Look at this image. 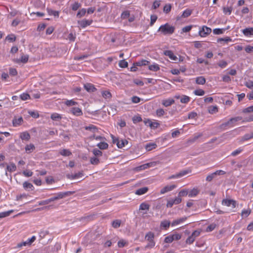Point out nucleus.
I'll return each instance as SVG.
<instances>
[{
	"label": "nucleus",
	"mask_w": 253,
	"mask_h": 253,
	"mask_svg": "<svg viewBox=\"0 0 253 253\" xmlns=\"http://www.w3.org/2000/svg\"><path fill=\"white\" fill-rule=\"evenodd\" d=\"M253 138V132L249 134H246L243 137V140H247Z\"/></svg>",
	"instance_id": "nucleus-51"
},
{
	"label": "nucleus",
	"mask_w": 253,
	"mask_h": 253,
	"mask_svg": "<svg viewBox=\"0 0 253 253\" xmlns=\"http://www.w3.org/2000/svg\"><path fill=\"white\" fill-rule=\"evenodd\" d=\"M13 212V210L0 213V218L8 216L11 213Z\"/></svg>",
	"instance_id": "nucleus-41"
},
{
	"label": "nucleus",
	"mask_w": 253,
	"mask_h": 253,
	"mask_svg": "<svg viewBox=\"0 0 253 253\" xmlns=\"http://www.w3.org/2000/svg\"><path fill=\"white\" fill-rule=\"evenodd\" d=\"M236 202L232 199H223L222 201V205L227 207H231L234 208L236 207Z\"/></svg>",
	"instance_id": "nucleus-6"
},
{
	"label": "nucleus",
	"mask_w": 253,
	"mask_h": 253,
	"mask_svg": "<svg viewBox=\"0 0 253 253\" xmlns=\"http://www.w3.org/2000/svg\"><path fill=\"white\" fill-rule=\"evenodd\" d=\"M101 94L102 96L105 99H110L112 97L111 93L108 90L102 91Z\"/></svg>",
	"instance_id": "nucleus-27"
},
{
	"label": "nucleus",
	"mask_w": 253,
	"mask_h": 253,
	"mask_svg": "<svg viewBox=\"0 0 253 253\" xmlns=\"http://www.w3.org/2000/svg\"><path fill=\"white\" fill-rule=\"evenodd\" d=\"M195 94L199 96L204 95L205 94V91L202 89H197L194 91Z\"/></svg>",
	"instance_id": "nucleus-53"
},
{
	"label": "nucleus",
	"mask_w": 253,
	"mask_h": 253,
	"mask_svg": "<svg viewBox=\"0 0 253 253\" xmlns=\"http://www.w3.org/2000/svg\"><path fill=\"white\" fill-rule=\"evenodd\" d=\"M121 221L120 220H115L112 222V225L114 228H117L120 227Z\"/></svg>",
	"instance_id": "nucleus-42"
},
{
	"label": "nucleus",
	"mask_w": 253,
	"mask_h": 253,
	"mask_svg": "<svg viewBox=\"0 0 253 253\" xmlns=\"http://www.w3.org/2000/svg\"><path fill=\"white\" fill-rule=\"evenodd\" d=\"M243 112L245 113L253 112V105L244 109Z\"/></svg>",
	"instance_id": "nucleus-58"
},
{
	"label": "nucleus",
	"mask_w": 253,
	"mask_h": 253,
	"mask_svg": "<svg viewBox=\"0 0 253 253\" xmlns=\"http://www.w3.org/2000/svg\"><path fill=\"white\" fill-rule=\"evenodd\" d=\"M28 59H29V56L28 55H23L22 56H21V59H14L13 60L14 62L16 63H20V62H22V63H25L26 62H27L28 60Z\"/></svg>",
	"instance_id": "nucleus-9"
},
{
	"label": "nucleus",
	"mask_w": 253,
	"mask_h": 253,
	"mask_svg": "<svg viewBox=\"0 0 253 253\" xmlns=\"http://www.w3.org/2000/svg\"><path fill=\"white\" fill-rule=\"evenodd\" d=\"M90 162L92 165H96L99 163V160L96 157H91L90 159Z\"/></svg>",
	"instance_id": "nucleus-45"
},
{
	"label": "nucleus",
	"mask_w": 253,
	"mask_h": 253,
	"mask_svg": "<svg viewBox=\"0 0 253 253\" xmlns=\"http://www.w3.org/2000/svg\"><path fill=\"white\" fill-rule=\"evenodd\" d=\"M59 153L60 155L64 156H69L72 154L70 151L68 149H63L60 151Z\"/></svg>",
	"instance_id": "nucleus-30"
},
{
	"label": "nucleus",
	"mask_w": 253,
	"mask_h": 253,
	"mask_svg": "<svg viewBox=\"0 0 253 253\" xmlns=\"http://www.w3.org/2000/svg\"><path fill=\"white\" fill-rule=\"evenodd\" d=\"M243 33L246 36L253 35V28H248L243 30Z\"/></svg>",
	"instance_id": "nucleus-15"
},
{
	"label": "nucleus",
	"mask_w": 253,
	"mask_h": 253,
	"mask_svg": "<svg viewBox=\"0 0 253 253\" xmlns=\"http://www.w3.org/2000/svg\"><path fill=\"white\" fill-rule=\"evenodd\" d=\"M165 114V111L163 109H159L156 111V114L159 117L163 116Z\"/></svg>",
	"instance_id": "nucleus-57"
},
{
	"label": "nucleus",
	"mask_w": 253,
	"mask_h": 253,
	"mask_svg": "<svg viewBox=\"0 0 253 253\" xmlns=\"http://www.w3.org/2000/svg\"><path fill=\"white\" fill-rule=\"evenodd\" d=\"M174 103V100L171 98H169L166 100H163L162 102V104L165 107L169 106L173 104Z\"/></svg>",
	"instance_id": "nucleus-14"
},
{
	"label": "nucleus",
	"mask_w": 253,
	"mask_h": 253,
	"mask_svg": "<svg viewBox=\"0 0 253 253\" xmlns=\"http://www.w3.org/2000/svg\"><path fill=\"white\" fill-rule=\"evenodd\" d=\"M150 208V205L145 203H142L140 204L139 207V210H146L148 211Z\"/></svg>",
	"instance_id": "nucleus-31"
},
{
	"label": "nucleus",
	"mask_w": 253,
	"mask_h": 253,
	"mask_svg": "<svg viewBox=\"0 0 253 253\" xmlns=\"http://www.w3.org/2000/svg\"><path fill=\"white\" fill-rule=\"evenodd\" d=\"M149 70L153 71H157L160 69L159 65L158 64H154L152 65H150L149 66Z\"/></svg>",
	"instance_id": "nucleus-43"
},
{
	"label": "nucleus",
	"mask_w": 253,
	"mask_h": 253,
	"mask_svg": "<svg viewBox=\"0 0 253 253\" xmlns=\"http://www.w3.org/2000/svg\"><path fill=\"white\" fill-rule=\"evenodd\" d=\"M149 122V126L151 128H157L159 126V124L157 122H152L151 121H148Z\"/></svg>",
	"instance_id": "nucleus-46"
},
{
	"label": "nucleus",
	"mask_w": 253,
	"mask_h": 253,
	"mask_svg": "<svg viewBox=\"0 0 253 253\" xmlns=\"http://www.w3.org/2000/svg\"><path fill=\"white\" fill-rule=\"evenodd\" d=\"M149 63V62L145 60H142L141 61H138L137 62H135L134 63V65H136L137 66H145L148 65Z\"/></svg>",
	"instance_id": "nucleus-28"
},
{
	"label": "nucleus",
	"mask_w": 253,
	"mask_h": 253,
	"mask_svg": "<svg viewBox=\"0 0 253 253\" xmlns=\"http://www.w3.org/2000/svg\"><path fill=\"white\" fill-rule=\"evenodd\" d=\"M92 22V20H83L82 21H78V23L82 28H85L87 26L90 25Z\"/></svg>",
	"instance_id": "nucleus-13"
},
{
	"label": "nucleus",
	"mask_w": 253,
	"mask_h": 253,
	"mask_svg": "<svg viewBox=\"0 0 253 253\" xmlns=\"http://www.w3.org/2000/svg\"><path fill=\"white\" fill-rule=\"evenodd\" d=\"M154 237V234L151 232L148 233L145 236V239L148 241H153Z\"/></svg>",
	"instance_id": "nucleus-36"
},
{
	"label": "nucleus",
	"mask_w": 253,
	"mask_h": 253,
	"mask_svg": "<svg viewBox=\"0 0 253 253\" xmlns=\"http://www.w3.org/2000/svg\"><path fill=\"white\" fill-rule=\"evenodd\" d=\"M75 193L74 191H67L65 192H60L57 193L55 196L52 197L49 199L50 202H53L55 200H57L60 199H62L64 197L70 196Z\"/></svg>",
	"instance_id": "nucleus-2"
},
{
	"label": "nucleus",
	"mask_w": 253,
	"mask_h": 253,
	"mask_svg": "<svg viewBox=\"0 0 253 253\" xmlns=\"http://www.w3.org/2000/svg\"><path fill=\"white\" fill-rule=\"evenodd\" d=\"M195 240V238L192 235H191L187 239L186 242L187 244H191L194 242Z\"/></svg>",
	"instance_id": "nucleus-55"
},
{
	"label": "nucleus",
	"mask_w": 253,
	"mask_h": 253,
	"mask_svg": "<svg viewBox=\"0 0 253 253\" xmlns=\"http://www.w3.org/2000/svg\"><path fill=\"white\" fill-rule=\"evenodd\" d=\"M191 170L190 169H187L181 170L178 173L179 177L180 178V177H182V176H183L189 173H191Z\"/></svg>",
	"instance_id": "nucleus-32"
},
{
	"label": "nucleus",
	"mask_w": 253,
	"mask_h": 253,
	"mask_svg": "<svg viewBox=\"0 0 253 253\" xmlns=\"http://www.w3.org/2000/svg\"><path fill=\"white\" fill-rule=\"evenodd\" d=\"M92 152L94 156H95L96 157L100 156L102 154V152L97 149H93Z\"/></svg>",
	"instance_id": "nucleus-52"
},
{
	"label": "nucleus",
	"mask_w": 253,
	"mask_h": 253,
	"mask_svg": "<svg viewBox=\"0 0 253 253\" xmlns=\"http://www.w3.org/2000/svg\"><path fill=\"white\" fill-rule=\"evenodd\" d=\"M232 8L231 7H227L223 8V12L225 14H227L230 15L231 13Z\"/></svg>",
	"instance_id": "nucleus-56"
},
{
	"label": "nucleus",
	"mask_w": 253,
	"mask_h": 253,
	"mask_svg": "<svg viewBox=\"0 0 253 253\" xmlns=\"http://www.w3.org/2000/svg\"><path fill=\"white\" fill-rule=\"evenodd\" d=\"M164 54L169 56V58L172 60L176 61L177 59V57L173 54L171 50H166L164 52Z\"/></svg>",
	"instance_id": "nucleus-12"
},
{
	"label": "nucleus",
	"mask_w": 253,
	"mask_h": 253,
	"mask_svg": "<svg viewBox=\"0 0 253 253\" xmlns=\"http://www.w3.org/2000/svg\"><path fill=\"white\" fill-rule=\"evenodd\" d=\"M225 174V172L222 170H218L208 175L206 177V180L210 182L213 178H215L217 175H223Z\"/></svg>",
	"instance_id": "nucleus-3"
},
{
	"label": "nucleus",
	"mask_w": 253,
	"mask_h": 253,
	"mask_svg": "<svg viewBox=\"0 0 253 253\" xmlns=\"http://www.w3.org/2000/svg\"><path fill=\"white\" fill-rule=\"evenodd\" d=\"M97 146L100 149H106L108 147V144L106 142H100L97 144Z\"/></svg>",
	"instance_id": "nucleus-38"
},
{
	"label": "nucleus",
	"mask_w": 253,
	"mask_h": 253,
	"mask_svg": "<svg viewBox=\"0 0 253 253\" xmlns=\"http://www.w3.org/2000/svg\"><path fill=\"white\" fill-rule=\"evenodd\" d=\"M65 103L66 105L69 106H74L77 104V102L72 100H66Z\"/></svg>",
	"instance_id": "nucleus-59"
},
{
	"label": "nucleus",
	"mask_w": 253,
	"mask_h": 253,
	"mask_svg": "<svg viewBox=\"0 0 253 253\" xmlns=\"http://www.w3.org/2000/svg\"><path fill=\"white\" fill-rule=\"evenodd\" d=\"M35 149V146L33 144H30L29 145H27L25 147V150L27 153H31Z\"/></svg>",
	"instance_id": "nucleus-23"
},
{
	"label": "nucleus",
	"mask_w": 253,
	"mask_h": 253,
	"mask_svg": "<svg viewBox=\"0 0 253 253\" xmlns=\"http://www.w3.org/2000/svg\"><path fill=\"white\" fill-rule=\"evenodd\" d=\"M132 121L134 123H137L142 121V119L140 116H134L132 118Z\"/></svg>",
	"instance_id": "nucleus-62"
},
{
	"label": "nucleus",
	"mask_w": 253,
	"mask_h": 253,
	"mask_svg": "<svg viewBox=\"0 0 253 253\" xmlns=\"http://www.w3.org/2000/svg\"><path fill=\"white\" fill-rule=\"evenodd\" d=\"M36 240V237L33 236L31 238L28 239L26 241L18 243L17 248H21L22 246H30Z\"/></svg>",
	"instance_id": "nucleus-5"
},
{
	"label": "nucleus",
	"mask_w": 253,
	"mask_h": 253,
	"mask_svg": "<svg viewBox=\"0 0 253 253\" xmlns=\"http://www.w3.org/2000/svg\"><path fill=\"white\" fill-rule=\"evenodd\" d=\"M211 32V29L207 26H203L202 30L199 31V35L202 37H206L210 34Z\"/></svg>",
	"instance_id": "nucleus-7"
},
{
	"label": "nucleus",
	"mask_w": 253,
	"mask_h": 253,
	"mask_svg": "<svg viewBox=\"0 0 253 253\" xmlns=\"http://www.w3.org/2000/svg\"><path fill=\"white\" fill-rule=\"evenodd\" d=\"M20 137L22 140L28 141L30 138V135L28 132H23L20 133Z\"/></svg>",
	"instance_id": "nucleus-16"
},
{
	"label": "nucleus",
	"mask_w": 253,
	"mask_h": 253,
	"mask_svg": "<svg viewBox=\"0 0 253 253\" xmlns=\"http://www.w3.org/2000/svg\"><path fill=\"white\" fill-rule=\"evenodd\" d=\"M130 13L129 11H125L121 14V18L123 19H126L129 17Z\"/></svg>",
	"instance_id": "nucleus-47"
},
{
	"label": "nucleus",
	"mask_w": 253,
	"mask_h": 253,
	"mask_svg": "<svg viewBox=\"0 0 253 253\" xmlns=\"http://www.w3.org/2000/svg\"><path fill=\"white\" fill-rule=\"evenodd\" d=\"M196 82L198 84H204L206 83V79L204 77H199L196 78Z\"/></svg>",
	"instance_id": "nucleus-26"
},
{
	"label": "nucleus",
	"mask_w": 253,
	"mask_h": 253,
	"mask_svg": "<svg viewBox=\"0 0 253 253\" xmlns=\"http://www.w3.org/2000/svg\"><path fill=\"white\" fill-rule=\"evenodd\" d=\"M217 111H218V108L216 106H211L209 108V112L211 114H213V113L217 112Z\"/></svg>",
	"instance_id": "nucleus-44"
},
{
	"label": "nucleus",
	"mask_w": 253,
	"mask_h": 253,
	"mask_svg": "<svg viewBox=\"0 0 253 253\" xmlns=\"http://www.w3.org/2000/svg\"><path fill=\"white\" fill-rule=\"evenodd\" d=\"M176 187V186L174 184L166 186L165 187H164L161 190L160 193L161 194H164L167 192H168L169 191L172 190Z\"/></svg>",
	"instance_id": "nucleus-8"
},
{
	"label": "nucleus",
	"mask_w": 253,
	"mask_h": 253,
	"mask_svg": "<svg viewBox=\"0 0 253 253\" xmlns=\"http://www.w3.org/2000/svg\"><path fill=\"white\" fill-rule=\"evenodd\" d=\"M30 98V96L28 93H23L20 95V98L23 100H26Z\"/></svg>",
	"instance_id": "nucleus-60"
},
{
	"label": "nucleus",
	"mask_w": 253,
	"mask_h": 253,
	"mask_svg": "<svg viewBox=\"0 0 253 253\" xmlns=\"http://www.w3.org/2000/svg\"><path fill=\"white\" fill-rule=\"evenodd\" d=\"M119 66L121 68H126L128 66V63L125 60H122L119 62Z\"/></svg>",
	"instance_id": "nucleus-48"
},
{
	"label": "nucleus",
	"mask_w": 253,
	"mask_h": 253,
	"mask_svg": "<svg viewBox=\"0 0 253 253\" xmlns=\"http://www.w3.org/2000/svg\"><path fill=\"white\" fill-rule=\"evenodd\" d=\"M157 163H158L157 162H152L150 163L145 164L144 165L145 169H147L150 167H155L157 165Z\"/></svg>",
	"instance_id": "nucleus-39"
},
{
	"label": "nucleus",
	"mask_w": 253,
	"mask_h": 253,
	"mask_svg": "<svg viewBox=\"0 0 253 253\" xmlns=\"http://www.w3.org/2000/svg\"><path fill=\"white\" fill-rule=\"evenodd\" d=\"M84 128L85 130H89L93 132H94L98 130L97 127L93 125H90L88 126H85L84 127Z\"/></svg>",
	"instance_id": "nucleus-20"
},
{
	"label": "nucleus",
	"mask_w": 253,
	"mask_h": 253,
	"mask_svg": "<svg viewBox=\"0 0 253 253\" xmlns=\"http://www.w3.org/2000/svg\"><path fill=\"white\" fill-rule=\"evenodd\" d=\"M6 39L10 42H14L16 40V37L14 35H10L6 37Z\"/></svg>",
	"instance_id": "nucleus-50"
},
{
	"label": "nucleus",
	"mask_w": 253,
	"mask_h": 253,
	"mask_svg": "<svg viewBox=\"0 0 253 253\" xmlns=\"http://www.w3.org/2000/svg\"><path fill=\"white\" fill-rule=\"evenodd\" d=\"M148 188L146 187H144L137 190L135 192L136 195H141L145 194L147 192Z\"/></svg>",
	"instance_id": "nucleus-19"
},
{
	"label": "nucleus",
	"mask_w": 253,
	"mask_h": 253,
	"mask_svg": "<svg viewBox=\"0 0 253 253\" xmlns=\"http://www.w3.org/2000/svg\"><path fill=\"white\" fill-rule=\"evenodd\" d=\"M242 119V118L241 117H237L235 118H231L228 122L223 123L220 125V128H225L226 126H229L230 124L240 121Z\"/></svg>",
	"instance_id": "nucleus-4"
},
{
	"label": "nucleus",
	"mask_w": 253,
	"mask_h": 253,
	"mask_svg": "<svg viewBox=\"0 0 253 253\" xmlns=\"http://www.w3.org/2000/svg\"><path fill=\"white\" fill-rule=\"evenodd\" d=\"M188 194V192L187 190H183L179 192V193L178 194V196L180 197H183V196H186Z\"/></svg>",
	"instance_id": "nucleus-61"
},
{
	"label": "nucleus",
	"mask_w": 253,
	"mask_h": 253,
	"mask_svg": "<svg viewBox=\"0 0 253 253\" xmlns=\"http://www.w3.org/2000/svg\"><path fill=\"white\" fill-rule=\"evenodd\" d=\"M251 211L250 209L244 210L241 212V215L243 217H247L251 213Z\"/></svg>",
	"instance_id": "nucleus-40"
},
{
	"label": "nucleus",
	"mask_w": 253,
	"mask_h": 253,
	"mask_svg": "<svg viewBox=\"0 0 253 253\" xmlns=\"http://www.w3.org/2000/svg\"><path fill=\"white\" fill-rule=\"evenodd\" d=\"M23 185V187L26 190H33V185L31 183H29L28 182H24Z\"/></svg>",
	"instance_id": "nucleus-29"
},
{
	"label": "nucleus",
	"mask_w": 253,
	"mask_h": 253,
	"mask_svg": "<svg viewBox=\"0 0 253 253\" xmlns=\"http://www.w3.org/2000/svg\"><path fill=\"white\" fill-rule=\"evenodd\" d=\"M186 219H187L186 217H183L175 219L172 221V222L171 223V225L175 226V225H178V224L183 222V221H184Z\"/></svg>",
	"instance_id": "nucleus-17"
},
{
	"label": "nucleus",
	"mask_w": 253,
	"mask_h": 253,
	"mask_svg": "<svg viewBox=\"0 0 253 253\" xmlns=\"http://www.w3.org/2000/svg\"><path fill=\"white\" fill-rule=\"evenodd\" d=\"M199 193V191L196 188H194L188 192V196L190 197H193L197 196Z\"/></svg>",
	"instance_id": "nucleus-22"
},
{
	"label": "nucleus",
	"mask_w": 253,
	"mask_h": 253,
	"mask_svg": "<svg viewBox=\"0 0 253 253\" xmlns=\"http://www.w3.org/2000/svg\"><path fill=\"white\" fill-rule=\"evenodd\" d=\"M51 118L53 121H59L61 119L62 117L57 113H53L51 115Z\"/></svg>",
	"instance_id": "nucleus-33"
},
{
	"label": "nucleus",
	"mask_w": 253,
	"mask_h": 253,
	"mask_svg": "<svg viewBox=\"0 0 253 253\" xmlns=\"http://www.w3.org/2000/svg\"><path fill=\"white\" fill-rule=\"evenodd\" d=\"M85 89L89 92H93L96 90L94 86L91 84H84Z\"/></svg>",
	"instance_id": "nucleus-10"
},
{
	"label": "nucleus",
	"mask_w": 253,
	"mask_h": 253,
	"mask_svg": "<svg viewBox=\"0 0 253 253\" xmlns=\"http://www.w3.org/2000/svg\"><path fill=\"white\" fill-rule=\"evenodd\" d=\"M157 146L156 144L154 143H148L145 145V149L147 151H151L155 149Z\"/></svg>",
	"instance_id": "nucleus-24"
},
{
	"label": "nucleus",
	"mask_w": 253,
	"mask_h": 253,
	"mask_svg": "<svg viewBox=\"0 0 253 253\" xmlns=\"http://www.w3.org/2000/svg\"><path fill=\"white\" fill-rule=\"evenodd\" d=\"M174 27L170 26L168 23H167L161 26L158 31L161 32L163 34L166 35L172 34L174 32Z\"/></svg>",
	"instance_id": "nucleus-1"
},
{
	"label": "nucleus",
	"mask_w": 253,
	"mask_h": 253,
	"mask_svg": "<svg viewBox=\"0 0 253 253\" xmlns=\"http://www.w3.org/2000/svg\"><path fill=\"white\" fill-rule=\"evenodd\" d=\"M245 85L249 88L252 89L253 88V82L249 81L245 83Z\"/></svg>",
	"instance_id": "nucleus-64"
},
{
	"label": "nucleus",
	"mask_w": 253,
	"mask_h": 253,
	"mask_svg": "<svg viewBox=\"0 0 253 253\" xmlns=\"http://www.w3.org/2000/svg\"><path fill=\"white\" fill-rule=\"evenodd\" d=\"M191 14V10L190 9H186L183 11L182 17L183 18L187 17Z\"/></svg>",
	"instance_id": "nucleus-49"
},
{
	"label": "nucleus",
	"mask_w": 253,
	"mask_h": 253,
	"mask_svg": "<svg viewBox=\"0 0 253 253\" xmlns=\"http://www.w3.org/2000/svg\"><path fill=\"white\" fill-rule=\"evenodd\" d=\"M23 121L22 117H19V118L17 119L15 118L12 121L13 125L14 126H19L21 123Z\"/></svg>",
	"instance_id": "nucleus-18"
},
{
	"label": "nucleus",
	"mask_w": 253,
	"mask_h": 253,
	"mask_svg": "<svg viewBox=\"0 0 253 253\" xmlns=\"http://www.w3.org/2000/svg\"><path fill=\"white\" fill-rule=\"evenodd\" d=\"M6 169L9 172L14 171L16 169V166L15 164L12 163L9 165L7 166Z\"/></svg>",
	"instance_id": "nucleus-25"
},
{
	"label": "nucleus",
	"mask_w": 253,
	"mask_h": 253,
	"mask_svg": "<svg viewBox=\"0 0 253 253\" xmlns=\"http://www.w3.org/2000/svg\"><path fill=\"white\" fill-rule=\"evenodd\" d=\"M218 65L220 67L223 68H225L227 65V63L225 61L221 60L218 63Z\"/></svg>",
	"instance_id": "nucleus-54"
},
{
	"label": "nucleus",
	"mask_w": 253,
	"mask_h": 253,
	"mask_svg": "<svg viewBox=\"0 0 253 253\" xmlns=\"http://www.w3.org/2000/svg\"><path fill=\"white\" fill-rule=\"evenodd\" d=\"M189 101L190 97L186 95L182 96L180 98V102L182 103H187Z\"/></svg>",
	"instance_id": "nucleus-37"
},
{
	"label": "nucleus",
	"mask_w": 253,
	"mask_h": 253,
	"mask_svg": "<svg viewBox=\"0 0 253 253\" xmlns=\"http://www.w3.org/2000/svg\"><path fill=\"white\" fill-rule=\"evenodd\" d=\"M171 7L170 4H166L164 7V11L166 13H169L171 10Z\"/></svg>",
	"instance_id": "nucleus-63"
},
{
	"label": "nucleus",
	"mask_w": 253,
	"mask_h": 253,
	"mask_svg": "<svg viewBox=\"0 0 253 253\" xmlns=\"http://www.w3.org/2000/svg\"><path fill=\"white\" fill-rule=\"evenodd\" d=\"M47 11L49 15H52L54 16L55 17H57L59 16V12L58 11L53 10L48 8H47Z\"/></svg>",
	"instance_id": "nucleus-35"
},
{
	"label": "nucleus",
	"mask_w": 253,
	"mask_h": 253,
	"mask_svg": "<svg viewBox=\"0 0 253 253\" xmlns=\"http://www.w3.org/2000/svg\"><path fill=\"white\" fill-rule=\"evenodd\" d=\"M128 143V141L126 139H121L118 142L117 146L119 148H122Z\"/></svg>",
	"instance_id": "nucleus-21"
},
{
	"label": "nucleus",
	"mask_w": 253,
	"mask_h": 253,
	"mask_svg": "<svg viewBox=\"0 0 253 253\" xmlns=\"http://www.w3.org/2000/svg\"><path fill=\"white\" fill-rule=\"evenodd\" d=\"M10 9L11 11L9 12V14L7 16L8 18H11L18 14V11L16 10L13 9L11 7H10Z\"/></svg>",
	"instance_id": "nucleus-34"
},
{
	"label": "nucleus",
	"mask_w": 253,
	"mask_h": 253,
	"mask_svg": "<svg viewBox=\"0 0 253 253\" xmlns=\"http://www.w3.org/2000/svg\"><path fill=\"white\" fill-rule=\"evenodd\" d=\"M71 112L77 116H80L83 115L82 110L78 107H73L71 108Z\"/></svg>",
	"instance_id": "nucleus-11"
}]
</instances>
